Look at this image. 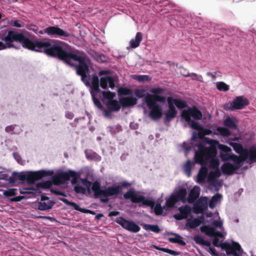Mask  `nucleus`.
Masks as SVG:
<instances>
[{"label": "nucleus", "mask_w": 256, "mask_h": 256, "mask_svg": "<svg viewBox=\"0 0 256 256\" xmlns=\"http://www.w3.org/2000/svg\"><path fill=\"white\" fill-rule=\"evenodd\" d=\"M19 42L23 48L37 52H43L46 54L57 57L68 65H72V60L78 62L76 66V74L81 76V80L86 86L90 88V94L94 105L101 108L102 105L100 102L102 98H114L116 92L110 90L102 91L100 86L104 88L114 90L116 86L114 80L107 74V70L99 72V76L90 75L87 62L89 59L87 55L80 50L70 51V46L65 42L52 39L40 40H32L23 34L17 32V42Z\"/></svg>", "instance_id": "1"}, {"label": "nucleus", "mask_w": 256, "mask_h": 256, "mask_svg": "<svg viewBox=\"0 0 256 256\" xmlns=\"http://www.w3.org/2000/svg\"><path fill=\"white\" fill-rule=\"evenodd\" d=\"M52 176V180H56L60 182L69 180L70 178V174L66 172L61 171L54 174L53 170H42L36 172H17V179L20 180H26L29 186L20 188V192L21 194H26L22 196H17V202H20L22 199L34 197L35 194L40 192V188L42 187L43 184L40 182L36 183V181L42 178L47 176Z\"/></svg>", "instance_id": "2"}, {"label": "nucleus", "mask_w": 256, "mask_h": 256, "mask_svg": "<svg viewBox=\"0 0 256 256\" xmlns=\"http://www.w3.org/2000/svg\"><path fill=\"white\" fill-rule=\"evenodd\" d=\"M182 148L184 150L186 154L193 150L194 152V159L196 164H208L209 169V174L214 178H218L221 175V171L219 168V160L216 156V152L212 150L204 148V145L200 144L198 145V150L195 148L191 145L184 142Z\"/></svg>", "instance_id": "3"}, {"label": "nucleus", "mask_w": 256, "mask_h": 256, "mask_svg": "<svg viewBox=\"0 0 256 256\" xmlns=\"http://www.w3.org/2000/svg\"><path fill=\"white\" fill-rule=\"evenodd\" d=\"M163 92L162 88L160 87L153 88L151 90L152 94L147 93L146 98V104L150 110L149 116L154 120H159L162 115V108L157 102H165V96L160 94Z\"/></svg>", "instance_id": "4"}, {"label": "nucleus", "mask_w": 256, "mask_h": 256, "mask_svg": "<svg viewBox=\"0 0 256 256\" xmlns=\"http://www.w3.org/2000/svg\"><path fill=\"white\" fill-rule=\"evenodd\" d=\"M91 190L94 192L95 198H99L104 203L108 202L109 197L120 194V186H109L102 188L100 183L96 180L91 184Z\"/></svg>", "instance_id": "5"}, {"label": "nucleus", "mask_w": 256, "mask_h": 256, "mask_svg": "<svg viewBox=\"0 0 256 256\" xmlns=\"http://www.w3.org/2000/svg\"><path fill=\"white\" fill-rule=\"evenodd\" d=\"M114 98H102L100 102L106 103L108 110L112 112H118L122 106L123 108L130 107L137 103V98L132 96H124L119 98V100H112Z\"/></svg>", "instance_id": "6"}, {"label": "nucleus", "mask_w": 256, "mask_h": 256, "mask_svg": "<svg viewBox=\"0 0 256 256\" xmlns=\"http://www.w3.org/2000/svg\"><path fill=\"white\" fill-rule=\"evenodd\" d=\"M230 145L234 150L242 158V160H248L249 164L256 162V148H250L248 150L244 149L241 144L232 142Z\"/></svg>", "instance_id": "7"}, {"label": "nucleus", "mask_w": 256, "mask_h": 256, "mask_svg": "<svg viewBox=\"0 0 256 256\" xmlns=\"http://www.w3.org/2000/svg\"><path fill=\"white\" fill-rule=\"evenodd\" d=\"M200 230L206 236L214 238L212 244L214 246L219 248L222 246V242L220 241L218 238L224 236L222 232L216 230L214 228L206 224L201 226Z\"/></svg>", "instance_id": "8"}, {"label": "nucleus", "mask_w": 256, "mask_h": 256, "mask_svg": "<svg viewBox=\"0 0 256 256\" xmlns=\"http://www.w3.org/2000/svg\"><path fill=\"white\" fill-rule=\"evenodd\" d=\"M125 199H132L134 202L144 206H152L154 204V201L149 198L142 195L136 194L134 189H130L124 194Z\"/></svg>", "instance_id": "9"}, {"label": "nucleus", "mask_w": 256, "mask_h": 256, "mask_svg": "<svg viewBox=\"0 0 256 256\" xmlns=\"http://www.w3.org/2000/svg\"><path fill=\"white\" fill-rule=\"evenodd\" d=\"M46 34L50 38H60L63 40L72 38V34L60 28L58 26H50L45 28Z\"/></svg>", "instance_id": "10"}, {"label": "nucleus", "mask_w": 256, "mask_h": 256, "mask_svg": "<svg viewBox=\"0 0 256 256\" xmlns=\"http://www.w3.org/2000/svg\"><path fill=\"white\" fill-rule=\"evenodd\" d=\"M230 162H225L221 166V171L224 174L230 175L235 172L242 167L244 164V160H242L240 158H238V160H230Z\"/></svg>", "instance_id": "11"}, {"label": "nucleus", "mask_w": 256, "mask_h": 256, "mask_svg": "<svg viewBox=\"0 0 256 256\" xmlns=\"http://www.w3.org/2000/svg\"><path fill=\"white\" fill-rule=\"evenodd\" d=\"M114 221L130 232L136 233L140 230V227L134 222L126 220L122 216L116 218Z\"/></svg>", "instance_id": "12"}, {"label": "nucleus", "mask_w": 256, "mask_h": 256, "mask_svg": "<svg viewBox=\"0 0 256 256\" xmlns=\"http://www.w3.org/2000/svg\"><path fill=\"white\" fill-rule=\"evenodd\" d=\"M249 102L247 99L242 96H237L232 102H230L226 104L224 108L226 110H241L244 106L248 104Z\"/></svg>", "instance_id": "13"}, {"label": "nucleus", "mask_w": 256, "mask_h": 256, "mask_svg": "<svg viewBox=\"0 0 256 256\" xmlns=\"http://www.w3.org/2000/svg\"><path fill=\"white\" fill-rule=\"evenodd\" d=\"M218 149L220 150L219 156L222 160L224 162L232 160H238V156L234 154H231V148L227 146L222 144L220 145Z\"/></svg>", "instance_id": "14"}, {"label": "nucleus", "mask_w": 256, "mask_h": 256, "mask_svg": "<svg viewBox=\"0 0 256 256\" xmlns=\"http://www.w3.org/2000/svg\"><path fill=\"white\" fill-rule=\"evenodd\" d=\"M204 220L205 219L203 216L196 218H187L185 228L188 230L195 228L200 226L202 224L204 223Z\"/></svg>", "instance_id": "15"}, {"label": "nucleus", "mask_w": 256, "mask_h": 256, "mask_svg": "<svg viewBox=\"0 0 256 256\" xmlns=\"http://www.w3.org/2000/svg\"><path fill=\"white\" fill-rule=\"evenodd\" d=\"M55 202L50 200L48 196H42L40 202L38 204V209L40 210H47L51 209Z\"/></svg>", "instance_id": "16"}, {"label": "nucleus", "mask_w": 256, "mask_h": 256, "mask_svg": "<svg viewBox=\"0 0 256 256\" xmlns=\"http://www.w3.org/2000/svg\"><path fill=\"white\" fill-rule=\"evenodd\" d=\"M201 165V168L200 170L197 175V182L198 184L204 183L209 174V169L208 164H204Z\"/></svg>", "instance_id": "17"}, {"label": "nucleus", "mask_w": 256, "mask_h": 256, "mask_svg": "<svg viewBox=\"0 0 256 256\" xmlns=\"http://www.w3.org/2000/svg\"><path fill=\"white\" fill-rule=\"evenodd\" d=\"M168 109L165 113V122H170L171 120L174 118L178 113V112L172 102V100L170 98L168 99Z\"/></svg>", "instance_id": "18"}, {"label": "nucleus", "mask_w": 256, "mask_h": 256, "mask_svg": "<svg viewBox=\"0 0 256 256\" xmlns=\"http://www.w3.org/2000/svg\"><path fill=\"white\" fill-rule=\"evenodd\" d=\"M200 194V187L198 186H194L188 195V200H186L188 202L191 204L194 202L199 197Z\"/></svg>", "instance_id": "19"}, {"label": "nucleus", "mask_w": 256, "mask_h": 256, "mask_svg": "<svg viewBox=\"0 0 256 256\" xmlns=\"http://www.w3.org/2000/svg\"><path fill=\"white\" fill-rule=\"evenodd\" d=\"M180 216H175L177 220L187 219L188 216L190 214L192 208L188 206H180L178 208Z\"/></svg>", "instance_id": "20"}, {"label": "nucleus", "mask_w": 256, "mask_h": 256, "mask_svg": "<svg viewBox=\"0 0 256 256\" xmlns=\"http://www.w3.org/2000/svg\"><path fill=\"white\" fill-rule=\"evenodd\" d=\"M0 38L6 42L8 48H10L12 46V43L14 41H16V32L10 30L8 32L6 36H2Z\"/></svg>", "instance_id": "21"}, {"label": "nucleus", "mask_w": 256, "mask_h": 256, "mask_svg": "<svg viewBox=\"0 0 256 256\" xmlns=\"http://www.w3.org/2000/svg\"><path fill=\"white\" fill-rule=\"evenodd\" d=\"M186 112L190 116L196 120H200L202 116V112L196 106L188 108Z\"/></svg>", "instance_id": "22"}, {"label": "nucleus", "mask_w": 256, "mask_h": 256, "mask_svg": "<svg viewBox=\"0 0 256 256\" xmlns=\"http://www.w3.org/2000/svg\"><path fill=\"white\" fill-rule=\"evenodd\" d=\"M181 116L190 124V127L192 129L196 130H199L200 129L201 126L199 124L196 120L192 119L189 116H186L184 112H182Z\"/></svg>", "instance_id": "23"}, {"label": "nucleus", "mask_w": 256, "mask_h": 256, "mask_svg": "<svg viewBox=\"0 0 256 256\" xmlns=\"http://www.w3.org/2000/svg\"><path fill=\"white\" fill-rule=\"evenodd\" d=\"M175 194V197L178 199V202L182 201L183 202H188L187 190L185 188H180Z\"/></svg>", "instance_id": "24"}, {"label": "nucleus", "mask_w": 256, "mask_h": 256, "mask_svg": "<svg viewBox=\"0 0 256 256\" xmlns=\"http://www.w3.org/2000/svg\"><path fill=\"white\" fill-rule=\"evenodd\" d=\"M142 40V34L140 32H137L136 37L134 39H132L130 42V48H135L138 47L140 44V42ZM127 48H129V47H127Z\"/></svg>", "instance_id": "25"}, {"label": "nucleus", "mask_w": 256, "mask_h": 256, "mask_svg": "<svg viewBox=\"0 0 256 256\" xmlns=\"http://www.w3.org/2000/svg\"><path fill=\"white\" fill-rule=\"evenodd\" d=\"M204 142L207 144H208L210 145V146L208 147L205 146L204 144L201 143L202 144L204 145V148H209L212 150H214L216 153V150H214L212 148V146H214L215 148H218L219 146L222 144H220L219 142L217 140L210 138H206V137L204 138ZM198 144H199L198 145ZM197 147L198 148V146H197Z\"/></svg>", "instance_id": "26"}, {"label": "nucleus", "mask_w": 256, "mask_h": 256, "mask_svg": "<svg viewBox=\"0 0 256 256\" xmlns=\"http://www.w3.org/2000/svg\"><path fill=\"white\" fill-rule=\"evenodd\" d=\"M172 100V102L174 106H176L178 109H182L187 106L186 102L180 98H170Z\"/></svg>", "instance_id": "27"}, {"label": "nucleus", "mask_w": 256, "mask_h": 256, "mask_svg": "<svg viewBox=\"0 0 256 256\" xmlns=\"http://www.w3.org/2000/svg\"><path fill=\"white\" fill-rule=\"evenodd\" d=\"M193 239L196 243L202 246L203 247L210 245V242L209 241L205 240L202 236L199 235L194 236Z\"/></svg>", "instance_id": "28"}, {"label": "nucleus", "mask_w": 256, "mask_h": 256, "mask_svg": "<svg viewBox=\"0 0 256 256\" xmlns=\"http://www.w3.org/2000/svg\"><path fill=\"white\" fill-rule=\"evenodd\" d=\"M222 194L219 193H216L212 198L211 200L209 201L208 206L210 208H214L222 198Z\"/></svg>", "instance_id": "29"}, {"label": "nucleus", "mask_w": 256, "mask_h": 256, "mask_svg": "<svg viewBox=\"0 0 256 256\" xmlns=\"http://www.w3.org/2000/svg\"><path fill=\"white\" fill-rule=\"evenodd\" d=\"M152 247L154 248L156 250L168 253V254L172 255V256H178L180 254V252H176V251L172 250L170 249H169L168 248H161V247H160L156 245H152Z\"/></svg>", "instance_id": "30"}, {"label": "nucleus", "mask_w": 256, "mask_h": 256, "mask_svg": "<svg viewBox=\"0 0 256 256\" xmlns=\"http://www.w3.org/2000/svg\"><path fill=\"white\" fill-rule=\"evenodd\" d=\"M142 226L146 230H150L157 234L159 233L160 231L158 226L157 224H144Z\"/></svg>", "instance_id": "31"}, {"label": "nucleus", "mask_w": 256, "mask_h": 256, "mask_svg": "<svg viewBox=\"0 0 256 256\" xmlns=\"http://www.w3.org/2000/svg\"><path fill=\"white\" fill-rule=\"evenodd\" d=\"M178 202V199L175 197V194H172L169 198H166V205L168 208H172Z\"/></svg>", "instance_id": "32"}, {"label": "nucleus", "mask_w": 256, "mask_h": 256, "mask_svg": "<svg viewBox=\"0 0 256 256\" xmlns=\"http://www.w3.org/2000/svg\"><path fill=\"white\" fill-rule=\"evenodd\" d=\"M224 124L230 129H236L237 128V126L234 118H227L224 121Z\"/></svg>", "instance_id": "33"}, {"label": "nucleus", "mask_w": 256, "mask_h": 256, "mask_svg": "<svg viewBox=\"0 0 256 256\" xmlns=\"http://www.w3.org/2000/svg\"><path fill=\"white\" fill-rule=\"evenodd\" d=\"M86 158L90 160H94L96 161H100L102 158L100 156L98 155L95 152H85Z\"/></svg>", "instance_id": "34"}, {"label": "nucleus", "mask_w": 256, "mask_h": 256, "mask_svg": "<svg viewBox=\"0 0 256 256\" xmlns=\"http://www.w3.org/2000/svg\"><path fill=\"white\" fill-rule=\"evenodd\" d=\"M168 240L170 242L172 243H178L182 246L186 245V242L184 241L183 238L178 234H176L174 238H168Z\"/></svg>", "instance_id": "35"}, {"label": "nucleus", "mask_w": 256, "mask_h": 256, "mask_svg": "<svg viewBox=\"0 0 256 256\" xmlns=\"http://www.w3.org/2000/svg\"><path fill=\"white\" fill-rule=\"evenodd\" d=\"M182 75L184 77H190L192 80L202 82V76L201 75H198L193 72L190 74L189 72H187L186 74L182 73Z\"/></svg>", "instance_id": "36"}, {"label": "nucleus", "mask_w": 256, "mask_h": 256, "mask_svg": "<svg viewBox=\"0 0 256 256\" xmlns=\"http://www.w3.org/2000/svg\"><path fill=\"white\" fill-rule=\"evenodd\" d=\"M216 86L220 91L226 92L229 90V86L223 82H216Z\"/></svg>", "instance_id": "37"}, {"label": "nucleus", "mask_w": 256, "mask_h": 256, "mask_svg": "<svg viewBox=\"0 0 256 256\" xmlns=\"http://www.w3.org/2000/svg\"><path fill=\"white\" fill-rule=\"evenodd\" d=\"M192 164L190 160H188L186 164L184 166V170L185 174L190 176L191 175V170Z\"/></svg>", "instance_id": "38"}, {"label": "nucleus", "mask_w": 256, "mask_h": 256, "mask_svg": "<svg viewBox=\"0 0 256 256\" xmlns=\"http://www.w3.org/2000/svg\"><path fill=\"white\" fill-rule=\"evenodd\" d=\"M60 201L72 207V208L74 210H78L79 206L78 204H77L76 203H75L74 202H70L68 199L65 198H60Z\"/></svg>", "instance_id": "39"}, {"label": "nucleus", "mask_w": 256, "mask_h": 256, "mask_svg": "<svg viewBox=\"0 0 256 256\" xmlns=\"http://www.w3.org/2000/svg\"><path fill=\"white\" fill-rule=\"evenodd\" d=\"M222 184V180L218 179L214 180L211 182L210 186H213L216 191H218L221 188Z\"/></svg>", "instance_id": "40"}, {"label": "nucleus", "mask_w": 256, "mask_h": 256, "mask_svg": "<svg viewBox=\"0 0 256 256\" xmlns=\"http://www.w3.org/2000/svg\"><path fill=\"white\" fill-rule=\"evenodd\" d=\"M108 128L110 132V133L112 134H116L122 130V126L118 124L109 126Z\"/></svg>", "instance_id": "41"}, {"label": "nucleus", "mask_w": 256, "mask_h": 256, "mask_svg": "<svg viewBox=\"0 0 256 256\" xmlns=\"http://www.w3.org/2000/svg\"><path fill=\"white\" fill-rule=\"evenodd\" d=\"M15 188L10 189L8 190H6L4 192V196H14L12 198H11V200L13 202H16V196L15 195Z\"/></svg>", "instance_id": "42"}, {"label": "nucleus", "mask_w": 256, "mask_h": 256, "mask_svg": "<svg viewBox=\"0 0 256 256\" xmlns=\"http://www.w3.org/2000/svg\"><path fill=\"white\" fill-rule=\"evenodd\" d=\"M74 190L76 194H84L86 189L82 186L76 185L74 187Z\"/></svg>", "instance_id": "43"}, {"label": "nucleus", "mask_w": 256, "mask_h": 256, "mask_svg": "<svg viewBox=\"0 0 256 256\" xmlns=\"http://www.w3.org/2000/svg\"><path fill=\"white\" fill-rule=\"evenodd\" d=\"M218 132L222 135L228 136L230 134V132L227 128L220 127L218 128Z\"/></svg>", "instance_id": "44"}, {"label": "nucleus", "mask_w": 256, "mask_h": 256, "mask_svg": "<svg viewBox=\"0 0 256 256\" xmlns=\"http://www.w3.org/2000/svg\"><path fill=\"white\" fill-rule=\"evenodd\" d=\"M145 90H138L136 92V96L138 98H144V102H146V98L147 96V93H144Z\"/></svg>", "instance_id": "45"}, {"label": "nucleus", "mask_w": 256, "mask_h": 256, "mask_svg": "<svg viewBox=\"0 0 256 256\" xmlns=\"http://www.w3.org/2000/svg\"><path fill=\"white\" fill-rule=\"evenodd\" d=\"M154 206V210L155 211V212L156 214L160 215L162 214V208L161 205L160 204H155L154 203V204L152 206Z\"/></svg>", "instance_id": "46"}, {"label": "nucleus", "mask_w": 256, "mask_h": 256, "mask_svg": "<svg viewBox=\"0 0 256 256\" xmlns=\"http://www.w3.org/2000/svg\"><path fill=\"white\" fill-rule=\"evenodd\" d=\"M204 248H206V250L212 256H218V254L216 253L214 248L211 246L210 245L209 246H206Z\"/></svg>", "instance_id": "47"}, {"label": "nucleus", "mask_w": 256, "mask_h": 256, "mask_svg": "<svg viewBox=\"0 0 256 256\" xmlns=\"http://www.w3.org/2000/svg\"><path fill=\"white\" fill-rule=\"evenodd\" d=\"M136 79L138 82H148L150 80L149 76L147 75H140L136 76Z\"/></svg>", "instance_id": "48"}, {"label": "nucleus", "mask_w": 256, "mask_h": 256, "mask_svg": "<svg viewBox=\"0 0 256 256\" xmlns=\"http://www.w3.org/2000/svg\"><path fill=\"white\" fill-rule=\"evenodd\" d=\"M82 182L84 185L86 187L88 190H90L91 184H92V182L90 181H89L86 178H82Z\"/></svg>", "instance_id": "49"}, {"label": "nucleus", "mask_w": 256, "mask_h": 256, "mask_svg": "<svg viewBox=\"0 0 256 256\" xmlns=\"http://www.w3.org/2000/svg\"><path fill=\"white\" fill-rule=\"evenodd\" d=\"M77 210L85 214H94V212L92 210L82 208L80 206L78 210Z\"/></svg>", "instance_id": "50"}, {"label": "nucleus", "mask_w": 256, "mask_h": 256, "mask_svg": "<svg viewBox=\"0 0 256 256\" xmlns=\"http://www.w3.org/2000/svg\"><path fill=\"white\" fill-rule=\"evenodd\" d=\"M212 223L216 227L218 228H220L222 226V222L221 221L217 220H213Z\"/></svg>", "instance_id": "51"}, {"label": "nucleus", "mask_w": 256, "mask_h": 256, "mask_svg": "<svg viewBox=\"0 0 256 256\" xmlns=\"http://www.w3.org/2000/svg\"><path fill=\"white\" fill-rule=\"evenodd\" d=\"M112 110H108H108H106V109H104V115L105 117L107 118H112Z\"/></svg>", "instance_id": "52"}, {"label": "nucleus", "mask_w": 256, "mask_h": 256, "mask_svg": "<svg viewBox=\"0 0 256 256\" xmlns=\"http://www.w3.org/2000/svg\"><path fill=\"white\" fill-rule=\"evenodd\" d=\"M128 90L118 88V92L120 95H126Z\"/></svg>", "instance_id": "53"}, {"label": "nucleus", "mask_w": 256, "mask_h": 256, "mask_svg": "<svg viewBox=\"0 0 256 256\" xmlns=\"http://www.w3.org/2000/svg\"><path fill=\"white\" fill-rule=\"evenodd\" d=\"M65 116L68 119H72L74 117V114L71 112H66L65 114Z\"/></svg>", "instance_id": "54"}, {"label": "nucleus", "mask_w": 256, "mask_h": 256, "mask_svg": "<svg viewBox=\"0 0 256 256\" xmlns=\"http://www.w3.org/2000/svg\"><path fill=\"white\" fill-rule=\"evenodd\" d=\"M130 185H131V184L126 181L122 182L120 183V185L119 186L120 187V190L121 191L120 188L122 187H124V188L128 187V186H130Z\"/></svg>", "instance_id": "55"}, {"label": "nucleus", "mask_w": 256, "mask_h": 256, "mask_svg": "<svg viewBox=\"0 0 256 256\" xmlns=\"http://www.w3.org/2000/svg\"><path fill=\"white\" fill-rule=\"evenodd\" d=\"M17 162L20 164L21 165H24L26 164V161L22 160L21 157L17 154Z\"/></svg>", "instance_id": "56"}, {"label": "nucleus", "mask_w": 256, "mask_h": 256, "mask_svg": "<svg viewBox=\"0 0 256 256\" xmlns=\"http://www.w3.org/2000/svg\"><path fill=\"white\" fill-rule=\"evenodd\" d=\"M206 75L210 76L212 80L214 79L218 76L216 72H208Z\"/></svg>", "instance_id": "57"}, {"label": "nucleus", "mask_w": 256, "mask_h": 256, "mask_svg": "<svg viewBox=\"0 0 256 256\" xmlns=\"http://www.w3.org/2000/svg\"><path fill=\"white\" fill-rule=\"evenodd\" d=\"M120 214V212L116 210H112L109 212L108 216H117Z\"/></svg>", "instance_id": "58"}, {"label": "nucleus", "mask_w": 256, "mask_h": 256, "mask_svg": "<svg viewBox=\"0 0 256 256\" xmlns=\"http://www.w3.org/2000/svg\"><path fill=\"white\" fill-rule=\"evenodd\" d=\"M14 129V127L12 126H8L6 128V130L8 132H12Z\"/></svg>", "instance_id": "59"}, {"label": "nucleus", "mask_w": 256, "mask_h": 256, "mask_svg": "<svg viewBox=\"0 0 256 256\" xmlns=\"http://www.w3.org/2000/svg\"><path fill=\"white\" fill-rule=\"evenodd\" d=\"M97 60L98 61V62H104V56H103V55L100 56V58L99 59L98 58Z\"/></svg>", "instance_id": "60"}, {"label": "nucleus", "mask_w": 256, "mask_h": 256, "mask_svg": "<svg viewBox=\"0 0 256 256\" xmlns=\"http://www.w3.org/2000/svg\"><path fill=\"white\" fill-rule=\"evenodd\" d=\"M6 48L5 45L2 42H0V50H4Z\"/></svg>", "instance_id": "61"}, {"label": "nucleus", "mask_w": 256, "mask_h": 256, "mask_svg": "<svg viewBox=\"0 0 256 256\" xmlns=\"http://www.w3.org/2000/svg\"><path fill=\"white\" fill-rule=\"evenodd\" d=\"M12 176H13V178H12L13 180H12V182H15V180H16V172H13Z\"/></svg>", "instance_id": "62"}, {"label": "nucleus", "mask_w": 256, "mask_h": 256, "mask_svg": "<svg viewBox=\"0 0 256 256\" xmlns=\"http://www.w3.org/2000/svg\"><path fill=\"white\" fill-rule=\"evenodd\" d=\"M206 216L208 218L211 217L212 216V213L211 212H207L206 214Z\"/></svg>", "instance_id": "63"}, {"label": "nucleus", "mask_w": 256, "mask_h": 256, "mask_svg": "<svg viewBox=\"0 0 256 256\" xmlns=\"http://www.w3.org/2000/svg\"><path fill=\"white\" fill-rule=\"evenodd\" d=\"M39 34H46L45 32V28H44L43 30H40L39 32Z\"/></svg>", "instance_id": "64"}]
</instances>
